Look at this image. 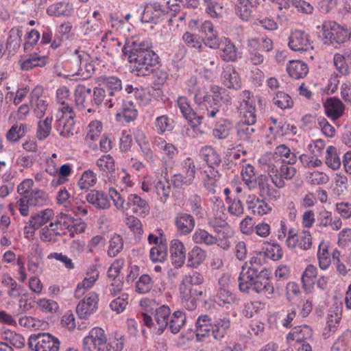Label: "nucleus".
Wrapping results in <instances>:
<instances>
[{"mask_svg":"<svg viewBox=\"0 0 351 351\" xmlns=\"http://www.w3.org/2000/svg\"><path fill=\"white\" fill-rule=\"evenodd\" d=\"M122 52L128 57V62L132 64V70L136 71L138 76L149 75L158 69L159 57L147 40H126Z\"/></svg>","mask_w":351,"mask_h":351,"instance_id":"nucleus-1","label":"nucleus"},{"mask_svg":"<svg viewBox=\"0 0 351 351\" xmlns=\"http://www.w3.org/2000/svg\"><path fill=\"white\" fill-rule=\"evenodd\" d=\"M194 101L203 113L208 117H222L232 104L230 93L225 88L216 85L197 88L194 95Z\"/></svg>","mask_w":351,"mask_h":351,"instance_id":"nucleus-2","label":"nucleus"},{"mask_svg":"<svg viewBox=\"0 0 351 351\" xmlns=\"http://www.w3.org/2000/svg\"><path fill=\"white\" fill-rule=\"evenodd\" d=\"M247 265V263H245L242 267V270L238 278L239 289L241 292L250 293V290H252L256 293H264L271 296L274 293L275 289H280L281 287L280 282H277L275 287L270 282L257 278L254 269H247L245 271Z\"/></svg>","mask_w":351,"mask_h":351,"instance_id":"nucleus-3","label":"nucleus"},{"mask_svg":"<svg viewBox=\"0 0 351 351\" xmlns=\"http://www.w3.org/2000/svg\"><path fill=\"white\" fill-rule=\"evenodd\" d=\"M27 345L34 351H58L60 341L49 333L39 332L30 335Z\"/></svg>","mask_w":351,"mask_h":351,"instance_id":"nucleus-4","label":"nucleus"},{"mask_svg":"<svg viewBox=\"0 0 351 351\" xmlns=\"http://www.w3.org/2000/svg\"><path fill=\"white\" fill-rule=\"evenodd\" d=\"M323 36L331 44H342L348 41L351 32L348 28L342 27L335 22H324L322 24Z\"/></svg>","mask_w":351,"mask_h":351,"instance_id":"nucleus-5","label":"nucleus"},{"mask_svg":"<svg viewBox=\"0 0 351 351\" xmlns=\"http://www.w3.org/2000/svg\"><path fill=\"white\" fill-rule=\"evenodd\" d=\"M99 296L95 292L88 293L80 300L76 307V313L80 319H88L98 308Z\"/></svg>","mask_w":351,"mask_h":351,"instance_id":"nucleus-6","label":"nucleus"},{"mask_svg":"<svg viewBox=\"0 0 351 351\" xmlns=\"http://www.w3.org/2000/svg\"><path fill=\"white\" fill-rule=\"evenodd\" d=\"M75 101L76 106L80 110L87 108L88 112H94L91 108L94 106L93 101L92 89L85 85L80 84L75 90Z\"/></svg>","mask_w":351,"mask_h":351,"instance_id":"nucleus-7","label":"nucleus"},{"mask_svg":"<svg viewBox=\"0 0 351 351\" xmlns=\"http://www.w3.org/2000/svg\"><path fill=\"white\" fill-rule=\"evenodd\" d=\"M177 104L184 119L187 120L191 127L197 128L202 123L203 116L198 115L197 112L191 107L186 97H179L177 100Z\"/></svg>","mask_w":351,"mask_h":351,"instance_id":"nucleus-8","label":"nucleus"},{"mask_svg":"<svg viewBox=\"0 0 351 351\" xmlns=\"http://www.w3.org/2000/svg\"><path fill=\"white\" fill-rule=\"evenodd\" d=\"M313 331L308 325L294 326L287 335L288 342L295 341V343H308L313 341Z\"/></svg>","mask_w":351,"mask_h":351,"instance_id":"nucleus-9","label":"nucleus"},{"mask_svg":"<svg viewBox=\"0 0 351 351\" xmlns=\"http://www.w3.org/2000/svg\"><path fill=\"white\" fill-rule=\"evenodd\" d=\"M288 45L292 51H306L311 45L309 36L304 31H293L289 37Z\"/></svg>","mask_w":351,"mask_h":351,"instance_id":"nucleus-10","label":"nucleus"},{"mask_svg":"<svg viewBox=\"0 0 351 351\" xmlns=\"http://www.w3.org/2000/svg\"><path fill=\"white\" fill-rule=\"evenodd\" d=\"M131 209L132 212L141 217H145L149 212L147 202L136 194H130L125 203V210Z\"/></svg>","mask_w":351,"mask_h":351,"instance_id":"nucleus-11","label":"nucleus"},{"mask_svg":"<svg viewBox=\"0 0 351 351\" xmlns=\"http://www.w3.org/2000/svg\"><path fill=\"white\" fill-rule=\"evenodd\" d=\"M197 341H204V338L213 335V319L207 315H199L195 324Z\"/></svg>","mask_w":351,"mask_h":351,"instance_id":"nucleus-12","label":"nucleus"},{"mask_svg":"<svg viewBox=\"0 0 351 351\" xmlns=\"http://www.w3.org/2000/svg\"><path fill=\"white\" fill-rule=\"evenodd\" d=\"M223 43L219 48V56L225 62H235L238 60V49L234 43L226 37H222Z\"/></svg>","mask_w":351,"mask_h":351,"instance_id":"nucleus-13","label":"nucleus"},{"mask_svg":"<svg viewBox=\"0 0 351 351\" xmlns=\"http://www.w3.org/2000/svg\"><path fill=\"white\" fill-rule=\"evenodd\" d=\"M175 225L180 234L187 235L194 229L195 221L191 215L180 212L175 218Z\"/></svg>","mask_w":351,"mask_h":351,"instance_id":"nucleus-14","label":"nucleus"},{"mask_svg":"<svg viewBox=\"0 0 351 351\" xmlns=\"http://www.w3.org/2000/svg\"><path fill=\"white\" fill-rule=\"evenodd\" d=\"M222 78L223 84L228 88L237 90L241 87L239 74L232 65H228L223 69Z\"/></svg>","mask_w":351,"mask_h":351,"instance_id":"nucleus-15","label":"nucleus"},{"mask_svg":"<svg viewBox=\"0 0 351 351\" xmlns=\"http://www.w3.org/2000/svg\"><path fill=\"white\" fill-rule=\"evenodd\" d=\"M170 253L172 263L176 267H181L186 259V251L184 244L178 239H174L170 244Z\"/></svg>","mask_w":351,"mask_h":351,"instance_id":"nucleus-16","label":"nucleus"},{"mask_svg":"<svg viewBox=\"0 0 351 351\" xmlns=\"http://www.w3.org/2000/svg\"><path fill=\"white\" fill-rule=\"evenodd\" d=\"M41 92L42 90L40 88L36 87L33 90L30 95L32 108L35 115L38 118H41L45 115L48 106L47 101L41 98L40 96Z\"/></svg>","mask_w":351,"mask_h":351,"instance_id":"nucleus-17","label":"nucleus"},{"mask_svg":"<svg viewBox=\"0 0 351 351\" xmlns=\"http://www.w3.org/2000/svg\"><path fill=\"white\" fill-rule=\"evenodd\" d=\"M326 115L335 120L341 117L344 112V105L339 99L330 97L324 104Z\"/></svg>","mask_w":351,"mask_h":351,"instance_id":"nucleus-18","label":"nucleus"},{"mask_svg":"<svg viewBox=\"0 0 351 351\" xmlns=\"http://www.w3.org/2000/svg\"><path fill=\"white\" fill-rule=\"evenodd\" d=\"M171 315V310L167 305H162L155 311L154 318L156 324L158 326L156 334L160 335L163 333L169 324V317Z\"/></svg>","mask_w":351,"mask_h":351,"instance_id":"nucleus-19","label":"nucleus"},{"mask_svg":"<svg viewBox=\"0 0 351 351\" xmlns=\"http://www.w3.org/2000/svg\"><path fill=\"white\" fill-rule=\"evenodd\" d=\"M249 59L255 65L263 62L264 57L261 53V43L258 38H251L247 40Z\"/></svg>","mask_w":351,"mask_h":351,"instance_id":"nucleus-20","label":"nucleus"},{"mask_svg":"<svg viewBox=\"0 0 351 351\" xmlns=\"http://www.w3.org/2000/svg\"><path fill=\"white\" fill-rule=\"evenodd\" d=\"M87 202L99 209H107L110 203L107 195L101 191L92 190L87 194Z\"/></svg>","mask_w":351,"mask_h":351,"instance_id":"nucleus-21","label":"nucleus"},{"mask_svg":"<svg viewBox=\"0 0 351 351\" xmlns=\"http://www.w3.org/2000/svg\"><path fill=\"white\" fill-rule=\"evenodd\" d=\"M200 158L206 162L208 167H217L221 163V158L211 146H204L199 152Z\"/></svg>","mask_w":351,"mask_h":351,"instance_id":"nucleus-22","label":"nucleus"},{"mask_svg":"<svg viewBox=\"0 0 351 351\" xmlns=\"http://www.w3.org/2000/svg\"><path fill=\"white\" fill-rule=\"evenodd\" d=\"M77 54V62L80 64L79 71L82 72L86 78L90 77L95 72V68L92 61L89 62L90 56L85 51H75Z\"/></svg>","mask_w":351,"mask_h":351,"instance_id":"nucleus-23","label":"nucleus"},{"mask_svg":"<svg viewBox=\"0 0 351 351\" xmlns=\"http://www.w3.org/2000/svg\"><path fill=\"white\" fill-rule=\"evenodd\" d=\"M230 328L229 318H216L213 320V337L217 341H221L226 335Z\"/></svg>","mask_w":351,"mask_h":351,"instance_id":"nucleus-24","label":"nucleus"},{"mask_svg":"<svg viewBox=\"0 0 351 351\" xmlns=\"http://www.w3.org/2000/svg\"><path fill=\"white\" fill-rule=\"evenodd\" d=\"M287 71L291 77L298 80L307 75L308 67L302 60H290L287 66Z\"/></svg>","mask_w":351,"mask_h":351,"instance_id":"nucleus-25","label":"nucleus"},{"mask_svg":"<svg viewBox=\"0 0 351 351\" xmlns=\"http://www.w3.org/2000/svg\"><path fill=\"white\" fill-rule=\"evenodd\" d=\"M73 12V5L69 2L60 1L49 5L47 9V13L49 16H69Z\"/></svg>","mask_w":351,"mask_h":351,"instance_id":"nucleus-26","label":"nucleus"},{"mask_svg":"<svg viewBox=\"0 0 351 351\" xmlns=\"http://www.w3.org/2000/svg\"><path fill=\"white\" fill-rule=\"evenodd\" d=\"M21 69L24 71H29L34 67L45 66L48 63V58L45 56H40L33 53L29 58L19 61Z\"/></svg>","mask_w":351,"mask_h":351,"instance_id":"nucleus-27","label":"nucleus"},{"mask_svg":"<svg viewBox=\"0 0 351 351\" xmlns=\"http://www.w3.org/2000/svg\"><path fill=\"white\" fill-rule=\"evenodd\" d=\"M246 203L248 208L252 210L254 214H257L259 216L267 214L271 210V208L265 202V199L263 198L260 199L255 196H249Z\"/></svg>","mask_w":351,"mask_h":351,"instance_id":"nucleus-28","label":"nucleus"},{"mask_svg":"<svg viewBox=\"0 0 351 351\" xmlns=\"http://www.w3.org/2000/svg\"><path fill=\"white\" fill-rule=\"evenodd\" d=\"M242 97L243 98V101L245 104V110L243 112V117L247 118V121L249 123H256V108L252 93L248 90H245L242 93Z\"/></svg>","mask_w":351,"mask_h":351,"instance_id":"nucleus-29","label":"nucleus"},{"mask_svg":"<svg viewBox=\"0 0 351 351\" xmlns=\"http://www.w3.org/2000/svg\"><path fill=\"white\" fill-rule=\"evenodd\" d=\"M193 241L196 244L211 246L217 243L218 239L202 228H197L192 236Z\"/></svg>","mask_w":351,"mask_h":351,"instance_id":"nucleus-30","label":"nucleus"},{"mask_svg":"<svg viewBox=\"0 0 351 351\" xmlns=\"http://www.w3.org/2000/svg\"><path fill=\"white\" fill-rule=\"evenodd\" d=\"M53 210L49 208H47L44 210L40 211L36 215L32 216L31 219L29 221V228L33 230H37L40 228L43 225L47 223L52 217Z\"/></svg>","mask_w":351,"mask_h":351,"instance_id":"nucleus-31","label":"nucleus"},{"mask_svg":"<svg viewBox=\"0 0 351 351\" xmlns=\"http://www.w3.org/2000/svg\"><path fill=\"white\" fill-rule=\"evenodd\" d=\"M317 269L313 265H308L304 271L301 280L303 289L306 292H311L315 284L314 279L316 278Z\"/></svg>","mask_w":351,"mask_h":351,"instance_id":"nucleus-32","label":"nucleus"},{"mask_svg":"<svg viewBox=\"0 0 351 351\" xmlns=\"http://www.w3.org/2000/svg\"><path fill=\"white\" fill-rule=\"evenodd\" d=\"M206 253L201 247L195 246L187 256V265L190 267L197 268L206 259Z\"/></svg>","mask_w":351,"mask_h":351,"instance_id":"nucleus-33","label":"nucleus"},{"mask_svg":"<svg viewBox=\"0 0 351 351\" xmlns=\"http://www.w3.org/2000/svg\"><path fill=\"white\" fill-rule=\"evenodd\" d=\"M102 82L109 97L115 96L122 89L121 80L117 77H104Z\"/></svg>","mask_w":351,"mask_h":351,"instance_id":"nucleus-34","label":"nucleus"},{"mask_svg":"<svg viewBox=\"0 0 351 351\" xmlns=\"http://www.w3.org/2000/svg\"><path fill=\"white\" fill-rule=\"evenodd\" d=\"M26 199L30 206H43L48 203L47 195L41 189L32 191Z\"/></svg>","mask_w":351,"mask_h":351,"instance_id":"nucleus-35","label":"nucleus"},{"mask_svg":"<svg viewBox=\"0 0 351 351\" xmlns=\"http://www.w3.org/2000/svg\"><path fill=\"white\" fill-rule=\"evenodd\" d=\"M186 322V315L181 311H175L169 319V328L173 334L178 333Z\"/></svg>","mask_w":351,"mask_h":351,"instance_id":"nucleus-36","label":"nucleus"},{"mask_svg":"<svg viewBox=\"0 0 351 351\" xmlns=\"http://www.w3.org/2000/svg\"><path fill=\"white\" fill-rule=\"evenodd\" d=\"M206 178H204V186L210 191H214L216 186V182L218 181L221 174L217 169V167H208V169L204 171Z\"/></svg>","mask_w":351,"mask_h":351,"instance_id":"nucleus-37","label":"nucleus"},{"mask_svg":"<svg viewBox=\"0 0 351 351\" xmlns=\"http://www.w3.org/2000/svg\"><path fill=\"white\" fill-rule=\"evenodd\" d=\"M22 36V31L13 29L10 31V35L8 38L6 43V50L8 51L9 55H13L16 53L20 47L21 36Z\"/></svg>","mask_w":351,"mask_h":351,"instance_id":"nucleus-38","label":"nucleus"},{"mask_svg":"<svg viewBox=\"0 0 351 351\" xmlns=\"http://www.w3.org/2000/svg\"><path fill=\"white\" fill-rule=\"evenodd\" d=\"M273 104L281 110L290 109L293 106L292 98L287 93L282 91H278L276 93L272 99Z\"/></svg>","mask_w":351,"mask_h":351,"instance_id":"nucleus-39","label":"nucleus"},{"mask_svg":"<svg viewBox=\"0 0 351 351\" xmlns=\"http://www.w3.org/2000/svg\"><path fill=\"white\" fill-rule=\"evenodd\" d=\"M247 118L243 117L242 121L239 124L237 129V135L243 140L250 141L252 135L255 132L252 126L256 123H249Z\"/></svg>","mask_w":351,"mask_h":351,"instance_id":"nucleus-40","label":"nucleus"},{"mask_svg":"<svg viewBox=\"0 0 351 351\" xmlns=\"http://www.w3.org/2000/svg\"><path fill=\"white\" fill-rule=\"evenodd\" d=\"M52 121V117H47L44 120L38 121L36 137L39 141H43L49 136Z\"/></svg>","mask_w":351,"mask_h":351,"instance_id":"nucleus-41","label":"nucleus"},{"mask_svg":"<svg viewBox=\"0 0 351 351\" xmlns=\"http://www.w3.org/2000/svg\"><path fill=\"white\" fill-rule=\"evenodd\" d=\"M58 124L59 127H62V130L60 132V136L65 138H69L73 135L75 124L74 116L71 114L66 119L62 116V117L58 120Z\"/></svg>","mask_w":351,"mask_h":351,"instance_id":"nucleus-42","label":"nucleus"},{"mask_svg":"<svg viewBox=\"0 0 351 351\" xmlns=\"http://www.w3.org/2000/svg\"><path fill=\"white\" fill-rule=\"evenodd\" d=\"M326 165L333 170L338 169L341 166V160L337 154V149L334 146H328L326 149Z\"/></svg>","mask_w":351,"mask_h":351,"instance_id":"nucleus-43","label":"nucleus"},{"mask_svg":"<svg viewBox=\"0 0 351 351\" xmlns=\"http://www.w3.org/2000/svg\"><path fill=\"white\" fill-rule=\"evenodd\" d=\"M217 298L219 300V304L224 306L225 304H231L238 303L239 299L237 295L232 293L230 291L221 287L217 291Z\"/></svg>","mask_w":351,"mask_h":351,"instance_id":"nucleus-44","label":"nucleus"},{"mask_svg":"<svg viewBox=\"0 0 351 351\" xmlns=\"http://www.w3.org/2000/svg\"><path fill=\"white\" fill-rule=\"evenodd\" d=\"M121 114L125 122L129 123L137 117L138 111L132 101H125L123 104L121 112L117 113V116H120Z\"/></svg>","mask_w":351,"mask_h":351,"instance_id":"nucleus-45","label":"nucleus"},{"mask_svg":"<svg viewBox=\"0 0 351 351\" xmlns=\"http://www.w3.org/2000/svg\"><path fill=\"white\" fill-rule=\"evenodd\" d=\"M155 127L160 134L173 129V121L170 120L167 115H162L156 119Z\"/></svg>","mask_w":351,"mask_h":351,"instance_id":"nucleus-46","label":"nucleus"},{"mask_svg":"<svg viewBox=\"0 0 351 351\" xmlns=\"http://www.w3.org/2000/svg\"><path fill=\"white\" fill-rule=\"evenodd\" d=\"M167 245H163L162 243L151 248L149 252L150 259L154 263L164 261L167 257Z\"/></svg>","mask_w":351,"mask_h":351,"instance_id":"nucleus-47","label":"nucleus"},{"mask_svg":"<svg viewBox=\"0 0 351 351\" xmlns=\"http://www.w3.org/2000/svg\"><path fill=\"white\" fill-rule=\"evenodd\" d=\"M1 282L5 286L10 287V289L8 291V294L10 297H19L23 289V287L21 285H18L11 276L4 277Z\"/></svg>","mask_w":351,"mask_h":351,"instance_id":"nucleus-48","label":"nucleus"},{"mask_svg":"<svg viewBox=\"0 0 351 351\" xmlns=\"http://www.w3.org/2000/svg\"><path fill=\"white\" fill-rule=\"evenodd\" d=\"M153 281L147 274L142 275L136 282V291L138 293H148L152 288Z\"/></svg>","mask_w":351,"mask_h":351,"instance_id":"nucleus-49","label":"nucleus"},{"mask_svg":"<svg viewBox=\"0 0 351 351\" xmlns=\"http://www.w3.org/2000/svg\"><path fill=\"white\" fill-rule=\"evenodd\" d=\"M97 178L95 173L88 169L84 172L78 182V186L80 189H88L90 186L96 183Z\"/></svg>","mask_w":351,"mask_h":351,"instance_id":"nucleus-50","label":"nucleus"},{"mask_svg":"<svg viewBox=\"0 0 351 351\" xmlns=\"http://www.w3.org/2000/svg\"><path fill=\"white\" fill-rule=\"evenodd\" d=\"M97 165L101 171L112 173L115 171V164L110 155H104L97 160Z\"/></svg>","mask_w":351,"mask_h":351,"instance_id":"nucleus-51","label":"nucleus"},{"mask_svg":"<svg viewBox=\"0 0 351 351\" xmlns=\"http://www.w3.org/2000/svg\"><path fill=\"white\" fill-rule=\"evenodd\" d=\"M89 335L97 342V345L99 346V351H104V346L107 342L104 330L101 328L96 327L90 330Z\"/></svg>","mask_w":351,"mask_h":351,"instance_id":"nucleus-52","label":"nucleus"},{"mask_svg":"<svg viewBox=\"0 0 351 351\" xmlns=\"http://www.w3.org/2000/svg\"><path fill=\"white\" fill-rule=\"evenodd\" d=\"M123 243L121 236L116 234H114L110 240L108 254L110 257H114L123 249Z\"/></svg>","mask_w":351,"mask_h":351,"instance_id":"nucleus-53","label":"nucleus"},{"mask_svg":"<svg viewBox=\"0 0 351 351\" xmlns=\"http://www.w3.org/2000/svg\"><path fill=\"white\" fill-rule=\"evenodd\" d=\"M204 282V277L202 274L192 271L188 275H186L180 284L186 285V286H200Z\"/></svg>","mask_w":351,"mask_h":351,"instance_id":"nucleus-54","label":"nucleus"},{"mask_svg":"<svg viewBox=\"0 0 351 351\" xmlns=\"http://www.w3.org/2000/svg\"><path fill=\"white\" fill-rule=\"evenodd\" d=\"M182 170L184 176L193 183L196 174V168L192 158L189 157L184 160Z\"/></svg>","mask_w":351,"mask_h":351,"instance_id":"nucleus-55","label":"nucleus"},{"mask_svg":"<svg viewBox=\"0 0 351 351\" xmlns=\"http://www.w3.org/2000/svg\"><path fill=\"white\" fill-rule=\"evenodd\" d=\"M276 154L281 156H284L286 159L282 160V162L290 165L295 164L297 161L296 156L292 153L290 149L285 145H280L276 147Z\"/></svg>","mask_w":351,"mask_h":351,"instance_id":"nucleus-56","label":"nucleus"},{"mask_svg":"<svg viewBox=\"0 0 351 351\" xmlns=\"http://www.w3.org/2000/svg\"><path fill=\"white\" fill-rule=\"evenodd\" d=\"M334 64L336 69L339 73L346 75L349 73V67L347 64V58L346 54L342 56L339 53H336L334 56Z\"/></svg>","mask_w":351,"mask_h":351,"instance_id":"nucleus-57","label":"nucleus"},{"mask_svg":"<svg viewBox=\"0 0 351 351\" xmlns=\"http://www.w3.org/2000/svg\"><path fill=\"white\" fill-rule=\"evenodd\" d=\"M128 295L127 293H123L121 296H119L110 304V308L117 312V313H122L125 308L128 304Z\"/></svg>","mask_w":351,"mask_h":351,"instance_id":"nucleus-58","label":"nucleus"},{"mask_svg":"<svg viewBox=\"0 0 351 351\" xmlns=\"http://www.w3.org/2000/svg\"><path fill=\"white\" fill-rule=\"evenodd\" d=\"M230 128V121L226 120L213 130V136L219 139H225L229 136Z\"/></svg>","mask_w":351,"mask_h":351,"instance_id":"nucleus-59","label":"nucleus"},{"mask_svg":"<svg viewBox=\"0 0 351 351\" xmlns=\"http://www.w3.org/2000/svg\"><path fill=\"white\" fill-rule=\"evenodd\" d=\"M102 129V125L99 122H91L88 127V132L86 136V141H95L99 137Z\"/></svg>","mask_w":351,"mask_h":351,"instance_id":"nucleus-60","label":"nucleus"},{"mask_svg":"<svg viewBox=\"0 0 351 351\" xmlns=\"http://www.w3.org/2000/svg\"><path fill=\"white\" fill-rule=\"evenodd\" d=\"M265 254L267 257L271 258L273 261H278L283 256L282 250L277 243L270 245L269 247H267Z\"/></svg>","mask_w":351,"mask_h":351,"instance_id":"nucleus-61","label":"nucleus"},{"mask_svg":"<svg viewBox=\"0 0 351 351\" xmlns=\"http://www.w3.org/2000/svg\"><path fill=\"white\" fill-rule=\"evenodd\" d=\"M182 39L186 45L193 48L198 49L199 50H202V45L197 35L186 32L183 34Z\"/></svg>","mask_w":351,"mask_h":351,"instance_id":"nucleus-62","label":"nucleus"},{"mask_svg":"<svg viewBox=\"0 0 351 351\" xmlns=\"http://www.w3.org/2000/svg\"><path fill=\"white\" fill-rule=\"evenodd\" d=\"M203 41L206 46L213 49H219L223 43L222 37L219 38L216 33L205 36Z\"/></svg>","mask_w":351,"mask_h":351,"instance_id":"nucleus-63","label":"nucleus"},{"mask_svg":"<svg viewBox=\"0 0 351 351\" xmlns=\"http://www.w3.org/2000/svg\"><path fill=\"white\" fill-rule=\"evenodd\" d=\"M298 237V247L303 250H307L312 245V237L308 231H303Z\"/></svg>","mask_w":351,"mask_h":351,"instance_id":"nucleus-64","label":"nucleus"}]
</instances>
